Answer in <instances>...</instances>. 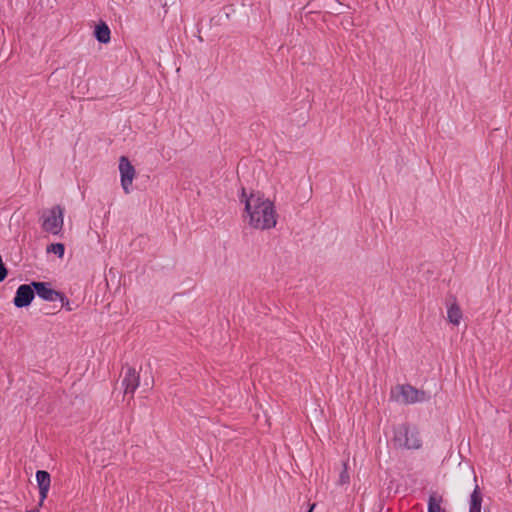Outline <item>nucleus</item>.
Returning a JSON list of instances; mask_svg holds the SVG:
<instances>
[{
  "label": "nucleus",
  "mask_w": 512,
  "mask_h": 512,
  "mask_svg": "<svg viewBox=\"0 0 512 512\" xmlns=\"http://www.w3.org/2000/svg\"><path fill=\"white\" fill-rule=\"evenodd\" d=\"M404 404H415L428 401L430 395L423 390L416 389L410 384H403L397 387Z\"/></svg>",
  "instance_id": "obj_4"
},
{
  "label": "nucleus",
  "mask_w": 512,
  "mask_h": 512,
  "mask_svg": "<svg viewBox=\"0 0 512 512\" xmlns=\"http://www.w3.org/2000/svg\"><path fill=\"white\" fill-rule=\"evenodd\" d=\"M482 496L479 487L476 485L470 496V509L469 512H481Z\"/></svg>",
  "instance_id": "obj_12"
},
{
  "label": "nucleus",
  "mask_w": 512,
  "mask_h": 512,
  "mask_svg": "<svg viewBox=\"0 0 512 512\" xmlns=\"http://www.w3.org/2000/svg\"><path fill=\"white\" fill-rule=\"evenodd\" d=\"M27 512H39V509H38V508H35V509H32V510L27 511Z\"/></svg>",
  "instance_id": "obj_19"
},
{
  "label": "nucleus",
  "mask_w": 512,
  "mask_h": 512,
  "mask_svg": "<svg viewBox=\"0 0 512 512\" xmlns=\"http://www.w3.org/2000/svg\"><path fill=\"white\" fill-rule=\"evenodd\" d=\"M391 442L397 449L415 450L422 446L418 430L407 424H400L393 428Z\"/></svg>",
  "instance_id": "obj_2"
},
{
  "label": "nucleus",
  "mask_w": 512,
  "mask_h": 512,
  "mask_svg": "<svg viewBox=\"0 0 512 512\" xmlns=\"http://www.w3.org/2000/svg\"><path fill=\"white\" fill-rule=\"evenodd\" d=\"M58 300L61 302L62 307L65 308L67 311L72 310L69 299L65 297L63 293H60V297L58 298Z\"/></svg>",
  "instance_id": "obj_15"
},
{
  "label": "nucleus",
  "mask_w": 512,
  "mask_h": 512,
  "mask_svg": "<svg viewBox=\"0 0 512 512\" xmlns=\"http://www.w3.org/2000/svg\"><path fill=\"white\" fill-rule=\"evenodd\" d=\"M36 481L39 488V496L40 500L38 503V506H42L44 503V500L47 498L50 484H51V476L47 471L44 470H38L36 472Z\"/></svg>",
  "instance_id": "obj_9"
},
{
  "label": "nucleus",
  "mask_w": 512,
  "mask_h": 512,
  "mask_svg": "<svg viewBox=\"0 0 512 512\" xmlns=\"http://www.w3.org/2000/svg\"><path fill=\"white\" fill-rule=\"evenodd\" d=\"M447 319L448 321L458 326L462 319V311L456 302L451 303L447 308Z\"/></svg>",
  "instance_id": "obj_10"
},
{
  "label": "nucleus",
  "mask_w": 512,
  "mask_h": 512,
  "mask_svg": "<svg viewBox=\"0 0 512 512\" xmlns=\"http://www.w3.org/2000/svg\"><path fill=\"white\" fill-rule=\"evenodd\" d=\"M64 251H65V247L62 243H53L47 247L48 253H54L55 255H57L60 258L63 257Z\"/></svg>",
  "instance_id": "obj_13"
},
{
  "label": "nucleus",
  "mask_w": 512,
  "mask_h": 512,
  "mask_svg": "<svg viewBox=\"0 0 512 512\" xmlns=\"http://www.w3.org/2000/svg\"><path fill=\"white\" fill-rule=\"evenodd\" d=\"M341 482H347L349 480V476L346 471H343L340 475Z\"/></svg>",
  "instance_id": "obj_17"
},
{
  "label": "nucleus",
  "mask_w": 512,
  "mask_h": 512,
  "mask_svg": "<svg viewBox=\"0 0 512 512\" xmlns=\"http://www.w3.org/2000/svg\"><path fill=\"white\" fill-rule=\"evenodd\" d=\"M94 34L100 43L106 44L110 41V29L105 23L97 25Z\"/></svg>",
  "instance_id": "obj_11"
},
{
  "label": "nucleus",
  "mask_w": 512,
  "mask_h": 512,
  "mask_svg": "<svg viewBox=\"0 0 512 512\" xmlns=\"http://www.w3.org/2000/svg\"><path fill=\"white\" fill-rule=\"evenodd\" d=\"M315 507H316V503H313V504L310 506V508H309V510H308L307 512H312V511L314 510V508H315Z\"/></svg>",
  "instance_id": "obj_18"
},
{
  "label": "nucleus",
  "mask_w": 512,
  "mask_h": 512,
  "mask_svg": "<svg viewBox=\"0 0 512 512\" xmlns=\"http://www.w3.org/2000/svg\"><path fill=\"white\" fill-rule=\"evenodd\" d=\"M35 297V289L31 284L20 285L15 293L13 304L17 308L27 307L31 304Z\"/></svg>",
  "instance_id": "obj_6"
},
{
  "label": "nucleus",
  "mask_w": 512,
  "mask_h": 512,
  "mask_svg": "<svg viewBox=\"0 0 512 512\" xmlns=\"http://www.w3.org/2000/svg\"><path fill=\"white\" fill-rule=\"evenodd\" d=\"M428 512H441V506L435 497H430L428 501Z\"/></svg>",
  "instance_id": "obj_14"
},
{
  "label": "nucleus",
  "mask_w": 512,
  "mask_h": 512,
  "mask_svg": "<svg viewBox=\"0 0 512 512\" xmlns=\"http://www.w3.org/2000/svg\"><path fill=\"white\" fill-rule=\"evenodd\" d=\"M242 199L245 202V212L249 218V225L254 229L268 230L277 224V214L273 205L264 195L251 193L246 195L242 189Z\"/></svg>",
  "instance_id": "obj_1"
},
{
  "label": "nucleus",
  "mask_w": 512,
  "mask_h": 512,
  "mask_svg": "<svg viewBox=\"0 0 512 512\" xmlns=\"http://www.w3.org/2000/svg\"><path fill=\"white\" fill-rule=\"evenodd\" d=\"M7 276V269L3 264L2 257L0 256V282H2Z\"/></svg>",
  "instance_id": "obj_16"
},
{
  "label": "nucleus",
  "mask_w": 512,
  "mask_h": 512,
  "mask_svg": "<svg viewBox=\"0 0 512 512\" xmlns=\"http://www.w3.org/2000/svg\"><path fill=\"white\" fill-rule=\"evenodd\" d=\"M64 224V209L60 205L53 206L43 212L42 229L53 235H59Z\"/></svg>",
  "instance_id": "obj_3"
},
{
  "label": "nucleus",
  "mask_w": 512,
  "mask_h": 512,
  "mask_svg": "<svg viewBox=\"0 0 512 512\" xmlns=\"http://www.w3.org/2000/svg\"><path fill=\"white\" fill-rule=\"evenodd\" d=\"M31 285L35 289V293L38 295V297L45 301L54 302L57 301L60 297L61 292L52 289L50 284L47 282L33 281L31 282Z\"/></svg>",
  "instance_id": "obj_8"
},
{
  "label": "nucleus",
  "mask_w": 512,
  "mask_h": 512,
  "mask_svg": "<svg viewBox=\"0 0 512 512\" xmlns=\"http://www.w3.org/2000/svg\"><path fill=\"white\" fill-rule=\"evenodd\" d=\"M119 172L121 177V186L124 192L129 194L136 171L129 159L125 156H121L119 159Z\"/></svg>",
  "instance_id": "obj_5"
},
{
  "label": "nucleus",
  "mask_w": 512,
  "mask_h": 512,
  "mask_svg": "<svg viewBox=\"0 0 512 512\" xmlns=\"http://www.w3.org/2000/svg\"><path fill=\"white\" fill-rule=\"evenodd\" d=\"M140 384L139 373L131 367H127L122 379V386L124 387V393L133 395Z\"/></svg>",
  "instance_id": "obj_7"
}]
</instances>
